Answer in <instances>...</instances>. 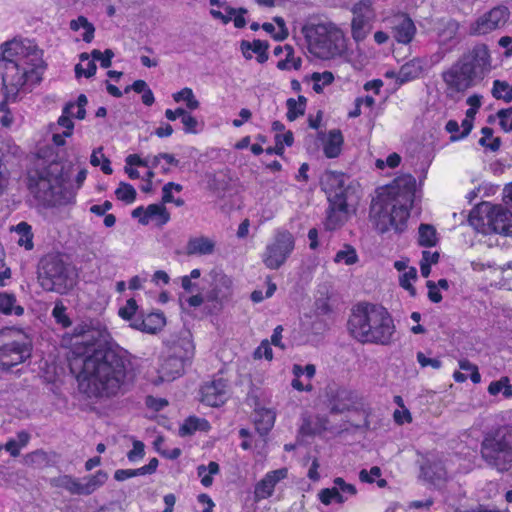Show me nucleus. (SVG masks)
Listing matches in <instances>:
<instances>
[{"label": "nucleus", "mask_w": 512, "mask_h": 512, "mask_svg": "<svg viewBox=\"0 0 512 512\" xmlns=\"http://www.w3.org/2000/svg\"><path fill=\"white\" fill-rule=\"evenodd\" d=\"M499 124L505 132L512 131V107L497 112Z\"/></svg>", "instance_id": "57"}, {"label": "nucleus", "mask_w": 512, "mask_h": 512, "mask_svg": "<svg viewBox=\"0 0 512 512\" xmlns=\"http://www.w3.org/2000/svg\"><path fill=\"white\" fill-rule=\"evenodd\" d=\"M270 45L267 41L260 40V39H254L252 42H249L247 40H242L240 44L241 51L243 53V56L245 59L249 60L252 59V55L249 53L251 50L254 52L257 57L256 60L258 63L263 64L267 62L269 55H268V49Z\"/></svg>", "instance_id": "26"}, {"label": "nucleus", "mask_w": 512, "mask_h": 512, "mask_svg": "<svg viewBox=\"0 0 512 512\" xmlns=\"http://www.w3.org/2000/svg\"><path fill=\"white\" fill-rule=\"evenodd\" d=\"M346 49L343 32L333 23H322V60L341 55Z\"/></svg>", "instance_id": "16"}, {"label": "nucleus", "mask_w": 512, "mask_h": 512, "mask_svg": "<svg viewBox=\"0 0 512 512\" xmlns=\"http://www.w3.org/2000/svg\"><path fill=\"white\" fill-rule=\"evenodd\" d=\"M481 133L483 136L480 138L479 144L493 152L498 151L501 146V139L499 137L493 138V129L490 127H483L481 129Z\"/></svg>", "instance_id": "47"}, {"label": "nucleus", "mask_w": 512, "mask_h": 512, "mask_svg": "<svg viewBox=\"0 0 512 512\" xmlns=\"http://www.w3.org/2000/svg\"><path fill=\"white\" fill-rule=\"evenodd\" d=\"M72 352L82 358L80 386L89 397L111 398L128 390L135 373L129 353L101 340L100 331L74 328Z\"/></svg>", "instance_id": "1"}, {"label": "nucleus", "mask_w": 512, "mask_h": 512, "mask_svg": "<svg viewBox=\"0 0 512 512\" xmlns=\"http://www.w3.org/2000/svg\"><path fill=\"white\" fill-rule=\"evenodd\" d=\"M1 52L5 72L2 77L4 98L0 102V111L9 112L8 104L17 101L21 90L41 82L45 63L42 51L30 42L26 44L16 39L6 41L1 45Z\"/></svg>", "instance_id": "2"}, {"label": "nucleus", "mask_w": 512, "mask_h": 512, "mask_svg": "<svg viewBox=\"0 0 512 512\" xmlns=\"http://www.w3.org/2000/svg\"><path fill=\"white\" fill-rule=\"evenodd\" d=\"M0 313L21 316L24 313V308L16 305V298L13 294L2 293L0 294Z\"/></svg>", "instance_id": "35"}, {"label": "nucleus", "mask_w": 512, "mask_h": 512, "mask_svg": "<svg viewBox=\"0 0 512 512\" xmlns=\"http://www.w3.org/2000/svg\"><path fill=\"white\" fill-rule=\"evenodd\" d=\"M106 480L107 473L103 470H98L95 474L83 477L79 482V495H91L103 486Z\"/></svg>", "instance_id": "30"}, {"label": "nucleus", "mask_w": 512, "mask_h": 512, "mask_svg": "<svg viewBox=\"0 0 512 512\" xmlns=\"http://www.w3.org/2000/svg\"><path fill=\"white\" fill-rule=\"evenodd\" d=\"M458 61L480 83L491 71V56L488 46L477 44L467 53L463 54Z\"/></svg>", "instance_id": "12"}, {"label": "nucleus", "mask_w": 512, "mask_h": 512, "mask_svg": "<svg viewBox=\"0 0 512 512\" xmlns=\"http://www.w3.org/2000/svg\"><path fill=\"white\" fill-rule=\"evenodd\" d=\"M209 428V422L206 419L198 418L196 416H189L185 419L180 427L181 435H192L196 431H206Z\"/></svg>", "instance_id": "36"}, {"label": "nucleus", "mask_w": 512, "mask_h": 512, "mask_svg": "<svg viewBox=\"0 0 512 512\" xmlns=\"http://www.w3.org/2000/svg\"><path fill=\"white\" fill-rule=\"evenodd\" d=\"M288 470L286 468H280L269 471L265 476L255 484L254 487V499L255 501H261L268 499L274 493L276 485L287 477Z\"/></svg>", "instance_id": "19"}, {"label": "nucleus", "mask_w": 512, "mask_h": 512, "mask_svg": "<svg viewBox=\"0 0 512 512\" xmlns=\"http://www.w3.org/2000/svg\"><path fill=\"white\" fill-rule=\"evenodd\" d=\"M349 334L359 343L389 346L394 342L396 326L388 310L370 302H359L347 321Z\"/></svg>", "instance_id": "4"}, {"label": "nucleus", "mask_w": 512, "mask_h": 512, "mask_svg": "<svg viewBox=\"0 0 512 512\" xmlns=\"http://www.w3.org/2000/svg\"><path fill=\"white\" fill-rule=\"evenodd\" d=\"M254 358H265L268 361L273 359V351L270 342L267 339L262 340L260 345L255 349Z\"/></svg>", "instance_id": "56"}, {"label": "nucleus", "mask_w": 512, "mask_h": 512, "mask_svg": "<svg viewBox=\"0 0 512 512\" xmlns=\"http://www.w3.org/2000/svg\"><path fill=\"white\" fill-rule=\"evenodd\" d=\"M274 21L278 25V30H276L275 26L272 23L265 22L261 25L262 29L271 35V37L276 41L285 40L288 35V29L286 27L285 21L282 17H275Z\"/></svg>", "instance_id": "38"}, {"label": "nucleus", "mask_w": 512, "mask_h": 512, "mask_svg": "<svg viewBox=\"0 0 512 512\" xmlns=\"http://www.w3.org/2000/svg\"><path fill=\"white\" fill-rule=\"evenodd\" d=\"M343 144L344 137L340 129H332L327 134L322 133V151L327 158L338 157Z\"/></svg>", "instance_id": "25"}, {"label": "nucleus", "mask_w": 512, "mask_h": 512, "mask_svg": "<svg viewBox=\"0 0 512 512\" xmlns=\"http://www.w3.org/2000/svg\"><path fill=\"white\" fill-rule=\"evenodd\" d=\"M392 36L398 43L408 44L414 38L416 27L412 19L406 14H398L391 20Z\"/></svg>", "instance_id": "22"}, {"label": "nucleus", "mask_w": 512, "mask_h": 512, "mask_svg": "<svg viewBox=\"0 0 512 512\" xmlns=\"http://www.w3.org/2000/svg\"><path fill=\"white\" fill-rule=\"evenodd\" d=\"M509 19V10L505 6H497L480 16L471 26L474 34L484 35L503 27Z\"/></svg>", "instance_id": "17"}, {"label": "nucleus", "mask_w": 512, "mask_h": 512, "mask_svg": "<svg viewBox=\"0 0 512 512\" xmlns=\"http://www.w3.org/2000/svg\"><path fill=\"white\" fill-rule=\"evenodd\" d=\"M19 234L17 241L19 246L25 247L26 250H32L34 247L32 228L27 222H20L15 228Z\"/></svg>", "instance_id": "42"}, {"label": "nucleus", "mask_w": 512, "mask_h": 512, "mask_svg": "<svg viewBox=\"0 0 512 512\" xmlns=\"http://www.w3.org/2000/svg\"><path fill=\"white\" fill-rule=\"evenodd\" d=\"M334 484L335 486L332 488L322 489V504H342L346 501L344 494L353 496L357 493L356 487L352 484L346 483L341 477L335 478Z\"/></svg>", "instance_id": "23"}, {"label": "nucleus", "mask_w": 512, "mask_h": 512, "mask_svg": "<svg viewBox=\"0 0 512 512\" xmlns=\"http://www.w3.org/2000/svg\"><path fill=\"white\" fill-rule=\"evenodd\" d=\"M426 286L428 288V298L433 303H439L442 300V295L439 292V288L433 281H427Z\"/></svg>", "instance_id": "64"}, {"label": "nucleus", "mask_w": 512, "mask_h": 512, "mask_svg": "<svg viewBox=\"0 0 512 512\" xmlns=\"http://www.w3.org/2000/svg\"><path fill=\"white\" fill-rule=\"evenodd\" d=\"M219 464L215 461L209 462L208 466L200 465L197 468L198 476L201 478V484L204 487H210L213 483L212 475L219 472Z\"/></svg>", "instance_id": "44"}, {"label": "nucleus", "mask_w": 512, "mask_h": 512, "mask_svg": "<svg viewBox=\"0 0 512 512\" xmlns=\"http://www.w3.org/2000/svg\"><path fill=\"white\" fill-rule=\"evenodd\" d=\"M227 388V381L223 378L205 382L200 389V400L207 406L220 407L224 405L228 399Z\"/></svg>", "instance_id": "18"}, {"label": "nucleus", "mask_w": 512, "mask_h": 512, "mask_svg": "<svg viewBox=\"0 0 512 512\" xmlns=\"http://www.w3.org/2000/svg\"><path fill=\"white\" fill-rule=\"evenodd\" d=\"M91 56L93 60L100 61V66L102 68H109L112 65V58L114 57V53L111 49H106L104 52H101L98 49H94L91 52Z\"/></svg>", "instance_id": "54"}, {"label": "nucleus", "mask_w": 512, "mask_h": 512, "mask_svg": "<svg viewBox=\"0 0 512 512\" xmlns=\"http://www.w3.org/2000/svg\"><path fill=\"white\" fill-rule=\"evenodd\" d=\"M302 66V60L300 57H295L294 48L285 44V58L277 62L276 67L281 71H289L291 69L299 70Z\"/></svg>", "instance_id": "34"}, {"label": "nucleus", "mask_w": 512, "mask_h": 512, "mask_svg": "<svg viewBox=\"0 0 512 512\" xmlns=\"http://www.w3.org/2000/svg\"><path fill=\"white\" fill-rule=\"evenodd\" d=\"M334 261L344 262L346 265L354 264L357 261V254L353 247L346 246L345 250H340L336 253Z\"/></svg>", "instance_id": "53"}, {"label": "nucleus", "mask_w": 512, "mask_h": 512, "mask_svg": "<svg viewBox=\"0 0 512 512\" xmlns=\"http://www.w3.org/2000/svg\"><path fill=\"white\" fill-rule=\"evenodd\" d=\"M275 413L268 408H259L255 411V426L262 435L267 434L274 426Z\"/></svg>", "instance_id": "32"}, {"label": "nucleus", "mask_w": 512, "mask_h": 512, "mask_svg": "<svg viewBox=\"0 0 512 512\" xmlns=\"http://www.w3.org/2000/svg\"><path fill=\"white\" fill-rule=\"evenodd\" d=\"M442 79L446 84V95L450 98H455L478 84L459 61L442 73Z\"/></svg>", "instance_id": "13"}, {"label": "nucleus", "mask_w": 512, "mask_h": 512, "mask_svg": "<svg viewBox=\"0 0 512 512\" xmlns=\"http://www.w3.org/2000/svg\"><path fill=\"white\" fill-rule=\"evenodd\" d=\"M380 475H381L380 468L377 466H373L369 472L365 469H362L359 473V478L362 482L373 483L374 478L380 477Z\"/></svg>", "instance_id": "63"}, {"label": "nucleus", "mask_w": 512, "mask_h": 512, "mask_svg": "<svg viewBox=\"0 0 512 512\" xmlns=\"http://www.w3.org/2000/svg\"><path fill=\"white\" fill-rule=\"evenodd\" d=\"M172 97L176 103L182 101L186 102V106L190 110H195L199 107V101L195 98L192 89L189 87H184L180 91L174 93Z\"/></svg>", "instance_id": "45"}, {"label": "nucleus", "mask_w": 512, "mask_h": 512, "mask_svg": "<svg viewBox=\"0 0 512 512\" xmlns=\"http://www.w3.org/2000/svg\"><path fill=\"white\" fill-rule=\"evenodd\" d=\"M139 306L134 298H129L123 307L119 308L118 315L125 321L133 322V320L139 315Z\"/></svg>", "instance_id": "48"}, {"label": "nucleus", "mask_w": 512, "mask_h": 512, "mask_svg": "<svg viewBox=\"0 0 512 512\" xmlns=\"http://www.w3.org/2000/svg\"><path fill=\"white\" fill-rule=\"evenodd\" d=\"M116 198L126 204H132L136 200L137 192L135 188L126 182H121L115 190Z\"/></svg>", "instance_id": "46"}, {"label": "nucleus", "mask_w": 512, "mask_h": 512, "mask_svg": "<svg viewBox=\"0 0 512 512\" xmlns=\"http://www.w3.org/2000/svg\"><path fill=\"white\" fill-rule=\"evenodd\" d=\"M63 166L57 161H41L27 174V188L39 201L52 205H66L74 202L75 193L64 188Z\"/></svg>", "instance_id": "5"}, {"label": "nucleus", "mask_w": 512, "mask_h": 512, "mask_svg": "<svg viewBox=\"0 0 512 512\" xmlns=\"http://www.w3.org/2000/svg\"><path fill=\"white\" fill-rule=\"evenodd\" d=\"M70 28L73 31H78L80 28H83L85 31L82 35V39L86 43H90L94 38L95 28L85 16H78L77 19L72 20L70 22Z\"/></svg>", "instance_id": "40"}, {"label": "nucleus", "mask_w": 512, "mask_h": 512, "mask_svg": "<svg viewBox=\"0 0 512 512\" xmlns=\"http://www.w3.org/2000/svg\"><path fill=\"white\" fill-rule=\"evenodd\" d=\"M299 432L301 437H310L315 436L319 432V428L317 426L314 427L309 418H305Z\"/></svg>", "instance_id": "61"}, {"label": "nucleus", "mask_w": 512, "mask_h": 512, "mask_svg": "<svg viewBox=\"0 0 512 512\" xmlns=\"http://www.w3.org/2000/svg\"><path fill=\"white\" fill-rule=\"evenodd\" d=\"M295 248V239L288 230H277L273 240L262 254L264 265L272 270L279 269Z\"/></svg>", "instance_id": "11"}, {"label": "nucleus", "mask_w": 512, "mask_h": 512, "mask_svg": "<svg viewBox=\"0 0 512 512\" xmlns=\"http://www.w3.org/2000/svg\"><path fill=\"white\" fill-rule=\"evenodd\" d=\"M468 222L482 234L512 235V212L502 205L482 202L471 210Z\"/></svg>", "instance_id": "8"}, {"label": "nucleus", "mask_w": 512, "mask_h": 512, "mask_svg": "<svg viewBox=\"0 0 512 512\" xmlns=\"http://www.w3.org/2000/svg\"><path fill=\"white\" fill-rule=\"evenodd\" d=\"M166 325V317L162 311H153L145 314L140 312L139 315L130 323L133 329L148 334H156Z\"/></svg>", "instance_id": "20"}, {"label": "nucleus", "mask_w": 512, "mask_h": 512, "mask_svg": "<svg viewBox=\"0 0 512 512\" xmlns=\"http://www.w3.org/2000/svg\"><path fill=\"white\" fill-rule=\"evenodd\" d=\"M225 11L227 13L226 15L219 10L211 9L210 14L214 19L221 20L223 24H228L233 17V23L236 28L241 29L246 26V19L244 15L247 13V9L239 8L237 10L231 6H226Z\"/></svg>", "instance_id": "29"}, {"label": "nucleus", "mask_w": 512, "mask_h": 512, "mask_svg": "<svg viewBox=\"0 0 512 512\" xmlns=\"http://www.w3.org/2000/svg\"><path fill=\"white\" fill-rule=\"evenodd\" d=\"M417 278V271L415 268L411 267L408 271H406L401 277H400V285L407 291H409L411 296L416 295V289L411 284V280H415Z\"/></svg>", "instance_id": "55"}, {"label": "nucleus", "mask_w": 512, "mask_h": 512, "mask_svg": "<svg viewBox=\"0 0 512 512\" xmlns=\"http://www.w3.org/2000/svg\"><path fill=\"white\" fill-rule=\"evenodd\" d=\"M293 374L295 378L292 380V387L296 389L297 391H311L313 389V386L311 382L307 381V383H304L300 378L304 375L303 368L301 365L295 364L293 366Z\"/></svg>", "instance_id": "52"}, {"label": "nucleus", "mask_w": 512, "mask_h": 512, "mask_svg": "<svg viewBox=\"0 0 512 512\" xmlns=\"http://www.w3.org/2000/svg\"><path fill=\"white\" fill-rule=\"evenodd\" d=\"M233 281L224 273L216 274L211 289L206 295L208 302L219 304L228 301L232 296Z\"/></svg>", "instance_id": "21"}, {"label": "nucleus", "mask_w": 512, "mask_h": 512, "mask_svg": "<svg viewBox=\"0 0 512 512\" xmlns=\"http://www.w3.org/2000/svg\"><path fill=\"white\" fill-rule=\"evenodd\" d=\"M481 456L500 472L512 469V428L485 437L481 443Z\"/></svg>", "instance_id": "10"}, {"label": "nucleus", "mask_w": 512, "mask_h": 512, "mask_svg": "<svg viewBox=\"0 0 512 512\" xmlns=\"http://www.w3.org/2000/svg\"><path fill=\"white\" fill-rule=\"evenodd\" d=\"M426 61L421 58H414L403 64L398 72L400 84L419 78L425 71Z\"/></svg>", "instance_id": "27"}, {"label": "nucleus", "mask_w": 512, "mask_h": 512, "mask_svg": "<svg viewBox=\"0 0 512 512\" xmlns=\"http://www.w3.org/2000/svg\"><path fill=\"white\" fill-rule=\"evenodd\" d=\"M418 242L423 247H433L437 244V233L433 225L421 224L418 229Z\"/></svg>", "instance_id": "39"}, {"label": "nucleus", "mask_w": 512, "mask_h": 512, "mask_svg": "<svg viewBox=\"0 0 512 512\" xmlns=\"http://www.w3.org/2000/svg\"><path fill=\"white\" fill-rule=\"evenodd\" d=\"M509 84L506 81L495 80L493 83L492 95L496 99H502L508 92Z\"/></svg>", "instance_id": "62"}, {"label": "nucleus", "mask_w": 512, "mask_h": 512, "mask_svg": "<svg viewBox=\"0 0 512 512\" xmlns=\"http://www.w3.org/2000/svg\"><path fill=\"white\" fill-rule=\"evenodd\" d=\"M307 99L303 95H299L298 99L288 98L286 101L287 113L286 117L289 121H294L305 114Z\"/></svg>", "instance_id": "33"}, {"label": "nucleus", "mask_w": 512, "mask_h": 512, "mask_svg": "<svg viewBox=\"0 0 512 512\" xmlns=\"http://www.w3.org/2000/svg\"><path fill=\"white\" fill-rule=\"evenodd\" d=\"M150 221L162 227L170 221V213L163 204H150L146 207L145 215L140 217V223L147 225Z\"/></svg>", "instance_id": "28"}, {"label": "nucleus", "mask_w": 512, "mask_h": 512, "mask_svg": "<svg viewBox=\"0 0 512 512\" xmlns=\"http://www.w3.org/2000/svg\"><path fill=\"white\" fill-rule=\"evenodd\" d=\"M81 61H88L86 69L82 67L81 64H77L75 66V75L76 77L84 76L86 78H91L96 74L97 66L95 64V60L89 61V54L84 52L80 54Z\"/></svg>", "instance_id": "49"}, {"label": "nucleus", "mask_w": 512, "mask_h": 512, "mask_svg": "<svg viewBox=\"0 0 512 512\" xmlns=\"http://www.w3.org/2000/svg\"><path fill=\"white\" fill-rule=\"evenodd\" d=\"M79 482L80 479L71 475H61L50 481L53 487L65 489L72 495H79Z\"/></svg>", "instance_id": "37"}, {"label": "nucleus", "mask_w": 512, "mask_h": 512, "mask_svg": "<svg viewBox=\"0 0 512 512\" xmlns=\"http://www.w3.org/2000/svg\"><path fill=\"white\" fill-rule=\"evenodd\" d=\"M181 122L184 126L183 129L186 134H196L197 133L198 121L189 112L186 111L184 113L183 117L181 118Z\"/></svg>", "instance_id": "59"}, {"label": "nucleus", "mask_w": 512, "mask_h": 512, "mask_svg": "<svg viewBox=\"0 0 512 512\" xmlns=\"http://www.w3.org/2000/svg\"><path fill=\"white\" fill-rule=\"evenodd\" d=\"M30 339L13 328L0 329V370L10 371L32 356Z\"/></svg>", "instance_id": "9"}, {"label": "nucleus", "mask_w": 512, "mask_h": 512, "mask_svg": "<svg viewBox=\"0 0 512 512\" xmlns=\"http://www.w3.org/2000/svg\"><path fill=\"white\" fill-rule=\"evenodd\" d=\"M164 160L165 163L160 166V172L162 174H168L171 171V166H179V160L175 158L173 154L170 153H159L153 156L150 166L152 168H156L160 165V161Z\"/></svg>", "instance_id": "41"}, {"label": "nucleus", "mask_w": 512, "mask_h": 512, "mask_svg": "<svg viewBox=\"0 0 512 512\" xmlns=\"http://www.w3.org/2000/svg\"><path fill=\"white\" fill-rule=\"evenodd\" d=\"M73 109H75V103H67L62 110V115L58 118V124L65 128L64 131H69L71 134H73L74 129V123L71 119Z\"/></svg>", "instance_id": "51"}, {"label": "nucleus", "mask_w": 512, "mask_h": 512, "mask_svg": "<svg viewBox=\"0 0 512 512\" xmlns=\"http://www.w3.org/2000/svg\"><path fill=\"white\" fill-rule=\"evenodd\" d=\"M302 34L309 53L320 58V20H308L302 27Z\"/></svg>", "instance_id": "24"}, {"label": "nucleus", "mask_w": 512, "mask_h": 512, "mask_svg": "<svg viewBox=\"0 0 512 512\" xmlns=\"http://www.w3.org/2000/svg\"><path fill=\"white\" fill-rule=\"evenodd\" d=\"M173 189L177 192H181L183 187H182V185L175 183V182L166 183L162 188V203H163V205L174 201V197L172 194Z\"/></svg>", "instance_id": "58"}, {"label": "nucleus", "mask_w": 512, "mask_h": 512, "mask_svg": "<svg viewBox=\"0 0 512 512\" xmlns=\"http://www.w3.org/2000/svg\"><path fill=\"white\" fill-rule=\"evenodd\" d=\"M325 193L329 205L324 225L326 230L334 231L350 217L355 188L344 173L327 172Z\"/></svg>", "instance_id": "6"}, {"label": "nucleus", "mask_w": 512, "mask_h": 512, "mask_svg": "<svg viewBox=\"0 0 512 512\" xmlns=\"http://www.w3.org/2000/svg\"><path fill=\"white\" fill-rule=\"evenodd\" d=\"M214 249L215 243L204 236L190 238L186 245L187 255H209Z\"/></svg>", "instance_id": "31"}, {"label": "nucleus", "mask_w": 512, "mask_h": 512, "mask_svg": "<svg viewBox=\"0 0 512 512\" xmlns=\"http://www.w3.org/2000/svg\"><path fill=\"white\" fill-rule=\"evenodd\" d=\"M66 311L67 308L62 302L56 303L52 310V316L55 319V322L62 328H68L72 325V321Z\"/></svg>", "instance_id": "50"}, {"label": "nucleus", "mask_w": 512, "mask_h": 512, "mask_svg": "<svg viewBox=\"0 0 512 512\" xmlns=\"http://www.w3.org/2000/svg\"><path fill=\"white\" fill-rule=\"evenodd\" d=\"M145 445L140 440L133 441V448L127 453V458L131 462L143 458L145 454Z\"/></svg>", "instance_id": "60"}, {"label": "nucleus", "mask_w": 512, "mask_h": 512, "mask_svg": "<svg viewBox=\"0 0 512 512\" xmlns=\"http://www.w3.org/2000/svg\"><path fill=\"white\" fill-rule=\"evenodd\" d=\"M416 192V180L410 174H404L389 185L378 188L371 200L369 221L381 234L393 229L401 233L413 206Z\"/></svg>", "instance_id": "3"}, {"label": "nucleus", "mask_w": 512, "mask_h": 512, "mask_svg": "<svg viewBox=\"0 0 512 512\" xmlns=\"http://www.w3.org/2000/svg\"><path fill=\"white\" fill-rule=\"evenodd\" d=\"M367 20L365 15H355L352 19L351 30L352 37L356 42L363 41L369 33V30L366 28Z\"/></svg>", "instance_id": "43"}, {"label": "nucleus", "mask_w": 512, "mask_h": 512, "mask_svg": "<svg viewBox=\"0 0 512 512\" xmlns=\"http://www.w3.org/2000/svg\"><path fill=\"white\" fill-rule=\"evenodd\" d=\"M193 352L188 350H176L172 355L164 359L159 369V382L172 381L185 371V367L191 363Z\"/></svg>", "instance_id": "15"}, {"label": "nucleus", "mask_w": 512, "mask_h": 512, "mask_svg": "<svg viewBox=\"0 0 512 512\" xmlns=\"http://www.w3.org/2000/svg\"><path fill=\"white\" fill-rule=\"evenodd\" d=\"M326 396L327 408L331 416H337L351 409H358L360 405L356 393L336 385L326 388Z\"/></svg>", "instance_id": "14"}, {"label": "nucleus", "mask_w": 512, "mask_h": 512, "mask_svg": "<svg viewBox=\"0 0 512 512\" xmlns=\"http://www.w3.org/2000/svg\"><path fill=\"white\" fill-rule=\"evenodd\" d=\"M37 278L40 286L48 292L67 294L75 286V277L59 252L44 255L38 264Z\"/></svg>", "instance_id": "7"}]
</instances>
